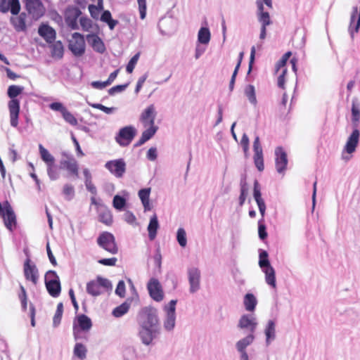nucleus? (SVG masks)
<instances>
[{
    "label": "nucleus",
    "mask_w": 360,
    "mask_h": 360,
    "mask_svg": "<svg viewBox=\"0 0 360 360\" xmlns=\"http://www.w3.org/2000/svg\"><path fill=\"white\" fill-rule=\"evenodd\" d=\"M138 336L145 346L154 345V340L160 334V326L158 311L153 307L142 308L137 315Z\"/></svg>",
    "instance_id": "obj_1"
},
{
    "label": "nucleus",
    "mask_w": 360,
    "mask_h": 360,
    "mask_svg": "<svg viewBox=\"0 0 360 360\" xmlns=\"http://www.w3.org/2000/svg\"><path fill=\"white\" fill-rule=\"evenodd\" d=\"M23 91V87L16 85H11L8 89V96L11 98L8 102V110L10 113L11 125L16 127L18 125V116L20 112V101L15 98Z\"/></svg>",
    "instance_id": "obj_2"
},
{
    "label": "nucleus",
    "mask_w": 360,
    "mask_h": 360,
    "mask_svg": "<svg viewBox=\"0 0 360 360\" xmlns=\"http://www.w3.org/2000/svg\"><path fill=\"white\" fill-rule=\"evenodd\" d=\"M39 151L41 160L46 165L47 174L52 181L57 180L60 176L58 165L55 162V158L41 144L39 145Z\"/></svg>",
    "instance_id": "obj_3"
},
{
    "label": "nucleus",
    "mask_w": 360,
    "mask_h": 360,
    "mask_svg": "<svg viewBox=\"0 0 360 360\" xmlns=\"http://www.w3.org/2000/svg\"><path fill=\"white\" fill-rule=\"evenodd\" d=\"M268 253L265 250H260L259 265L265 274V281L273 288H276V273L268 259Z\"/></svg>",
    "instance_id": "obj_4"
},
{
    "label": "nucleus",
    "mask_w": 360,
    "mask_h": 360,
    "mask_svg": "<svg viewBox=\"0 0 360 360\" xmlns=\"http://www.w3.org/2000/svg\"><path fill=\"white\" fill-rule=\"evenodd\" d=\"M360 118L352 117V132L347 138L344 151L348 154H352L356 151L359 142L360 131L359 130Z\"/></svg>",
    "instance_id": "obj_5"
},
{
    "label": "nucleus",
    "mask_w": 360,
    "mask_h": 360,
    "mask_svg": "<svg viewBox=\"0 0 360 360\" xmlns=\"http://www.w3.org/2000/svg\"><path fill=\"white\" fill-rule=\"evenodd\" d=\"M101 288L105 290L111 289L112 284L108 279L98 276L96 280L86 283V292L93 297H97L102 293Z\"/></svg>",
    "instance_id": "obj_6"
},
{
    "label": "nucleus",
    "mask_w": 360,
    "mask_h": 360,
    "mask_svg": "<svg viewBox=\"0 0 360 360\" xmlns=\"http://www.w3.org/2000/svg\"><path fill=\"white\" fill-rule=\"evenodd\" d=\"M98 245L110 252V254L115 255L118 252V248L115 243V238L114 236L109 232H103L97 238Z\"/></svg>",
    "instance_id": "obj_7"
},
{
    "label": "nucleus",
    "mask_w": 360,
    "mask_h": 360,
    "mask_svg": "<svg viewBox=\"0 0 360 360\" xmlns=\"http://www.w3.org/2000/svg\"><path fill=\"white\" fill-rule=\"evenodd\" d=\"M136 134L134 127L129 125L121 128L115 136L116 142L122 147L129 146Z\"/></svg>",
    "instance_id": "obj_8"
},
{
    "label": "nucleus",
    "mask_w": 360,
    "mask_h": 360,
    "mask_svg": "<svg viewBox=\"0 0 360 360\" xmlns=\"http://www.w3.org/2000/svg\"><path fill=\"white\" fill-rule=\"evenodd\" d=\"M69 49L75 56H81L85 51V41L84 36L75 32L69 41Z\"/></svg>",
    "instance_id": "obj_9"
},
{
    "label": "nucleus",
    "mask_w": 360,
    "mask_h": 360,
    "mask_svg": "<svg viewBox=\"0 0 360 360\" xmlns=\"http://www.w3.org/2000/svg\"><path fill=\"white\" fill-rule=\"evenodd\" d=\"M258 325L256 316L252 314H243L240 316L238 323V328L241 330H247L250 333L254 334Z\"/></svg>",
    "instance_id": "obj_10"
},
{
    "label": "nucleus",
    "mask_w": 360,
    "mask_h": 360,
    "mask_svg": "<svg viewBox=\"0 0 360 360\" xmlns=\"http://www.w3.org/2000/svg\"><path fill=\"white\" fill-rule=\"evenodd\" d=\"M187 274L190 285L189 291L191 293H195L200 288V271L195 266L188 267L187 269Z\"/></svg>",
    "instance_id": "obj_11"
},
{
    "label": "nucleus",
    "mask_w": 360,
    "mask_h": 360,
    "mask_svg": "<svg viewBox=\"0 0 360 360\" xmlns=\"http://www.w3.org/2000/svg\"><path fill=\"white\" fill-rule=\"evenodd\" d=\"M24 276L27 281H30L33 284L36 285L39 280V271L34 262H32L29 255L23 265Z\"/></svg>",
    "instance_id": "obj_12"
},
{
    "label": "nucleus",
    "mask_w": 360,
    "mask_h": 360,
    "mask_svg": "<svg viewBox=\"0 0 360 360\" xmlns=\"http://www.w3.org/2000/svg\"><path fill=\"white\" fill-rule=\"evenodd\" d=\"M49 108L53 111L60 112L65 121L72 126L77 124L76 117L68 110L66 107L60 102H53L49 105Z\"/></svg>",
    "instance_id": "obj_13"
},
{
    "label": "nucleus",
    "mask_w": 360,
    "mask_h": 360,
    "mask_svg": "<svg viewBox=\"0 0 360 360\" xmlns=\"http://www.w3.org/2000/svg\"><path fill=\"white\" fill-rule=\"evenodd\" d=\"M105 167L117 178L122 177L126 172V163L123 159L108 161Z\"/></svg>",
    "instance_id": "obj_14"
},
{
    "label": "nucleus",
    "mask_w": 360,
    "mask_h": 360,
    "mask_svg": "<svg viewBox=\"0 0 360 360\" xmlns=\"http://www.w3.org/2000/svg\"><path fill=\"white\" fill-rule=\"evenodd\" d=\"M252 147L254 151V163L257 169L259 172H262L264 169L263 150L258 136L255 138Z\"/></svg>",
    "instance_id": "obj_15"
},
{
    "label": "nucleus",
    "mask_w": 360,
    "mask_h": 360,
    "mask_svg": "<svg viewBox=\"0 0 360 360\" xmlns=\"http://www.w3.org/2000/svg\"><path fill=\"white\" fill-rule=\"evenodd\" d=\"M147 288L150 296L155 301L160 302L163 300L164 294L162 286L157 278H152L148 283Z\"/></svg>",
    "instance_id": "obj_16"
},
{
    "label": "nucleus",
    "mask_w": 360,
    "mask_h": 360,
    "mask_svg": "<svg viewBox=\"0 0 360 360\" xmlns=\"http://www.w3.org/2000/svg\"><path fill=\"white\" fill-rule=\"evenodd\" d=\"M77 323H73V335L77 339V335L79 330L89 331L92 327V322L89 317L85 314H80L77 317Z\"/></svg>",
    "instance_id": "obj_17"
},
{
    "label": "nucleus",
    "mask_w": 360,
    "mask_h": 360,
    "mask_svg": "<svg viewBox=\"0 0 360 360\" xmlns=\"http://www.w3.org/2000/svg\"><path fill=\"white\" fill-rule=\"evenodd\" d=\"M275 164L276 171L283 174L286 169L288 165L287 153L281 146L276 148L275 149Z\"/></svg>",
    "instance_id": "obj_18"
},
{
    "label": "nucleus",
    "mask_w": 360,
    "mask_h": 360,
    "mask_svg": "<svg viewBox=\"0 0 360 360\" xmlns=\"http://www.w3.org/2000/svg\"><path fill=\"white\" fill-rule=\"evenodd\" d=\"M25 6L34 18L38 19L44 15V8L40 0H26Z\"/></svg>",
    "instance_id": "obj_19"
},
{
    "label": "nucleus",
    "mask_w": 360,
    "mask_h": 360,
    "mask_svg": "<svg viewBox=\"0 0 360 360\" xmlns=\"http://www.w3.org/2000/svg\"><path fill=\"white\" fill-rule=\"evenodd\" d=\"M60 169L68 171L70 175L79 176V165L74 157H70L69 160H60Z\"/></svg>",
    "instance_id": "obj_20"
},
{
    "label": "nucleus",
    "mask_w": 360,
    "mask_h": 360,
    "mask_svg": "<svg viewBox=\"0 0 360 360\" xmlns=\"http://www.w3.org/2000/svg\"><path fill=\"white\" fill-rule=\"evenodd\" d=\"M156 115L155 108L154 105L151 104L142 112L140 116V121L145 127L148 125H155Z\"/></svg>",
    "instance_id": "obj_21"
},
{
    "label": "nucleus",
    "mask_w": 360,
    "mask_h": 360,
    "mask_svg": "<svg viewBox=\"0 0 360 360\" xmlns=\"http://www.w3.org/2000/svg\"><path fill=\"white\" fill-rule=\"evenodd\" d=\"M253 197L257 204L262 217L261 219H264L266 205L264 200L262 198L260 185L257 180H255L254 182Z\"/></svg>",
    "instance_id": "obj_22"
},
{
    "label": "nucleus",
    "mask_w": 360,
    "mask_h": 360,
    "mask_svg": "<svg viewBox=\"0 0 360 360\" xmlns=\"http://www.w3.org/2000/svg\"><path fill=\"white\" fill-rule=\"evenodd\" d=\"M38 33L47 43H52L56 39V31L48 25H40Z\"/></svg>",
    "instance_id": "obj_23"
},
{
    "label": "nucleus",
    "mask_w": 360,
    "mask_h": 360,
    "mask_svg": "<svg viewBox=\"0 0 360 360\" xmlns=\"http://www.w3.org/2000/svg\"><path fill=\"white\" fill-rule=\"evenodd\" d=\"M257 17L262 26H268L271 24L270 15L268 12L264 11V5L261 0H257Z\"/></svg>",
    "instance_id": "obj_24"
},
{
    "label": "nucleus",
    "mask_w": 360,
    "mask_h": 360,
    "mask_svg": "<svg viewBox=\"0 0 360 360\" xmlns=\"http://www.w3.org/2000/svg\"><path fill=\"white\" fill-rule=\"evenodd\" d=\"M26 18L25 13H21L18 16L11 18V23L17 32H22L26 30Z\"/></svg>",
    "instance_id": "obj_25"
},
{
    "label": "nucleus",
    "mask_w": 360,
    "mask_h": 360,
    "mask_svg": "<svg viewBox=\"0 0 360 360\" xmlns=\"http://www.w3.org/2000/svg\"><path fill=\"white\" fill-rule=\"evenodd\" d=\"M255 336L254 334L249 333L245 337L241 338L236 343V349L238 352H246V348L250 346L255 340Z\"/></svg>",
    "instance_id": "obj_26"
},
{
    "label": "nucleus",
    "mask_w": 360,
    "mask_h": 360,
    "mask_svg": "<svg viewBox=\"0 0 360 360\" xmlns=\"http://www.w3.org/2000/svg\"><path fill=\"white\" fill-rule=\"evenodd\" d=\"M149 128L143 131L141 138L135 144L136 147H139L144 144L147 141L150 139L156 133L158 127L155 125H149Z\"/></svg>",
    "instance_id": "obj_27"
},
{
    "label": "nucleus",
    "mask_w": 360,
    "mask_h": 360,
    "mask_svg": "<svg viewBox=\"0 0 360 360\" xmlns=\"http://www.w3.org/2000/svg\"><path fill=\"white\" fill-rule=\"evenodd\" d=\"M266 344L269 345L276 338V323L273 320H269L264 329Z\"/></svg>",
    "instance_id": "obj_28"
},
{
    "label": "nucleus",
    "mask_w": 360,
    "mask_h": 360,
    "mask_svg": "<svg viewBox=\"0 0 360 360\" xmlns=\"http://www.w3.org/2000/svg\"><path fill=\"white\" fill-rule=\"evenodd\" d=\"M46 290L53 297H58L61 292L60 282L49 281L45 283Z\"/></svg>",
    "instance_id": "obj_29"
},
{
    "label": "nucleus",
    "mask_w": 360,
    "mask_h": 360,
    "mask_svg": "<svg viewBox=\"0 0 360 360\" xmlns=\"http://www.w3.org/2000/svg\"><path fill=\"white\" fill-rule=\"evenodd\" d=\"M87 39L91 43L94 51L98 53H103L105 51V46L100 37L94 34L87 35Z\"/></svg>",
    "instance_id": "obj_30"
},
{
    "label": "nucleus",
    "mask_w": 360,
    "mask_h": 360,
    "mask_svg": "<svg viewBox=\"0 0 360 360\" xmlns=\"http://www.w3.org/2000/svg\"><path fill=\"white\" fill-rule=\"evenodd\" d=\"M159 228V223L156 214L150 217L149 224L148 226V237L150 240H153L157 235V231Z\"/></svg>",
    "instance_id": "obj_31"
},
{
    "label": "nucleus",
    "mask_w": 360,
    "mask_h": 360,
    "mask_svg": "<svg viewBox=\"0 0 360 360\" xmlns=\"http://www.w3.org/2000/svg\"><path fill=\"white\" fill-rule=\"evenodd\" d=\"M245 309L248 311H254L257 304L256 297L252 293H247L243 300Z\"/></svg>",
    "instance_id": "obj_32"
},
{
    "label": "nucleus",
    "mask_w": 360,
    "mask_h": 360,
    "mask_svg": "<svg viewBox=\"0 0 360 360\" xmlns=\"http://www.w3.org/2000/svg\"><path fill=\"white\" fill-rule=\"evenodd\" d=\"M211 38V33L208 27H201L198 33V41L202 44H208Z\"/></svg>",
    "instance_id": "obj_33"
},
{
    "label": "nucleus",
    "mask_w": 360,
    "mask_h": 360,
    "mask_svg": "<svg viewBox=\"0 0 360 360\" xmlns=\"http://www.w3.org/2000/svg\"><path fill=\"white\" fill-rule=\"evenodd\" d=\"M244 94L251 104L254 105H257V101L256 98L255 88L253 85H247L245 87Z\"/></svg>",
    "instance_id": "obj_34"
},
{
    "label": "nucleus",
    "mask_w": 360,
    "mask_h": 360,
    "mask_svg": "<svg viewBox=\"0 0 360 360\" xmlns=\"http://www.w3.org/2000/svg\"><path fill=\"white\" fill-rule=\"evenodd\" d=\"M176 323V315L166 314V317L164 320V328L167 331H172Z\"/></svg>",
    "instance_id": "obj_35"
},
{
    "label": "nucleus",
    "mask_w": 360,
    "mask_h": 360,
    "mask_svg": "<svg viewBox=\"0 0 360 360\" xmlns=\"http://www.w3.org/2000/svg\"><path fill=\"white\" fill-rule=\"evenodd\" d=\"M74 355L83 360L86 357L87 349L82 343H76L74 347Z\"/></svg>",
    "instance_id": "obj_36"
},
{
    "label": "nucleus",
    "mask_w": 360,
    "mask_h": 360,
    "mask_svg": "<svg viewBox=\"0 0 360 360\" xmlns=\"http://www.w3.org/2000/svg\"><path fill=\"white\" fill-rule=\"evenodd\" d=\"M80 14V11L79 10L75 11V13L73 16L68 15L65 17V22L67 25L72 30H77L79 29V26L77 24V18Z\"/></svg>",
    "instance_id": "obj_37"
},
{
    "label": "nucleus",
    "mask_w": 360,
    "mask_h": 360,
    "mask_svg": "<svg viewBox=\"0 0 360 360\" xmlns=\"http://www.w3.org/2000/svg\"><path fill=\"white\" fill-rule=\"evenodd\" d=\"M129 304H128L127 302H124L122 304H120V306L115 307L113 309L112 314L115 317H117V318L121 317L129 311Z\"/></svg>",
    "instance_id": "obj_38"
},
{
    "label": "nucleus",
    "mask_w": 360,
    "mask_h": 360,
    "mask_svg": "<svg viewBox=\"0 0 360 360\" xmlns=\"http://www.w3.org/2000/svg\"><path fill=\"white\" fill-rule=\"evenodd\" d=\"M63 46L60 41H57L51 46V55L53 57L61 58L63 56Z\"/></svg>",
    "instance_id": "obj_39"
},
{
    "label": "nucleus",
    "mask_w": 360,
    "mask_h": 360,
    "mask_svg": "<svg viewBox=\"0 0 360 360\" xmlns=\"http://www.w3.org/2000/svg\"><path fill=\"white\" fill-rule=\"evenodd\" d=\"M63 313V304L62 302H59L57 305V309L53 319V327H57L61 321Z\"/></svg>",
    "instance_id": "obj_40"
},
{
    "label": "nucleus",
    "mask_w": 360,
    "mask_h": 360,
    "mask_svg": "<svg viewBox=\"0 0 360 360\" xmlns=\"http://www.w3.org/2000/svg\"><path fill=\"white\" fill-rule=\"evenodd\" d=\"M176 240L181 247L184 248L186 246V244H187L186 233V231L183 228L178 229L177 233H176Z\"/></svg>",
    "instance_id": "obj_41"
},
{
    "label": "nucleus",
    "mask_w": 360,
    "mask_h": 360,
    "mask_svg": "<svg viewBox=\"0 0 360 360\" xmlns=\"http://www.w3.org/2000/svg\"><path fill=\"white\" fill-rule=\"evenodd\" d=\"M258 235L259 238L264 240L267 238L266 226L264 224V219H260L258 221Z\"/></svg>",
    "instance_id": "obj_42"
},
{
    "label": "nucleus",
    "mask_w": 360,
    "mask_h": 360,
    "mask_svg": "<svg viewBox=\"0 0 360 360\" xmlns=\"http://www.w3.org/2000/svg\"><path fill=\"white\" fill-rule=\"evenodd\" d=\"M112 204L116 210H122L126 205V200L123 197L116 195L114 196Z\"/></svg>",
    "instance_id": "obj_43"
},
{
    "label": "nucleus",
    "mask_w": 360,
    "mask_h": 360,
    "mask_svg": "<svg viewBox=\"0 0 360 360\" xmlns=\"http://www.w3.org/2000/svg\"><path fill=\"white\" fill-rule=\"evenodd\" d=\"M352 117L360 118V104L358 99L354 98L352 101Z\"/></svg>",
    "instance_id": "obj_44"
},
{
    "label": "nucleus",
    "mask_w": 360,
    "mask_h": 360,
    "mask_svg": "<svg viewBox=\"0 0 360 360\" xmlns=\"http://www.w3.org/2000/svg\"><path fill=\"white\" fill-rule=\"evenodd\" d=\"M63 193L65 195L66 200H70L75 195L74 187L70 184H65L63 186Z\"/></svg>",
    "instance_id": "obj_45"
},
{
    "label": "nucleus",
    "mask_w": 360,
    "mask_h": 360,
    "mask_svg": "<svg viewBox=\"0 0 360 360\" xmlns=\"http://www.w3.org/2000/svg\"><path fill=\"white\" fill-rule=\"evenodd\" d=\"M290 56L291 52L288 51L282 56L281 59L276 64V72L280 71V69L286 68L285 65Z\"/></svg>",
    "instance_id": "obj_46"
},
{
    "label": "nucleus",
    "mask_w": 360,
    "mask_h": 360,
    "mask_svg": "<svg viewBox=\"0 0 360 360\" xmlns=\"http://www.w3.org/2000/svg\"><path fill=\"white\" fill-rule=\"evenodd\" d=\"M100 221L106 225H110L112 222V214L109 211H105L99 214Z\"/></svg>",
    "instance_id": "obj_47"
},
{
    "label": "nucleus",
    "mask_w": 360,
    "mask_h": 360,
    "mask_svg": "<svg viewBox=\"0 0 360 360\" xmlns=\"http://www.w3.org/2000/svg\"><path fill=\"white\" fill-rule=\"evenodd\" d=\"M129 84V83H126L124 84L114 86L108 90V94L110 96H113L117 93H121L128 87Z\"/></svg>",
    "instance_id": "obj_48"
},
{
    "label": "nucleus",
    "mask_w": 360,
    "mask_h": 360,
    "mask_svg": "<svg viewBox=\"0 0 360 360\" xmlns=\"http://www.w3.org/2000/svg\"><path fill=\"white\" fill-rule=\"evenodd\" d=\"M281 74L278 77L277 84L279 88L284 89L285 88V75L287 74V68L280 69Z\"/></svg>",
    "instance_id": "obj_49"
},
{
    "label": "nucleus",
    "mask_w": 360,
    "mask_h": 360,
    "mask_svg": "<svg viewBox=\"0 0 360 360\" xmlns=\"http://www.w3.org/2000/svg\"><path fill=\"white\" fill-rule=\"evenodd\" d=\"M13 15H18L20 10L19 0H10V9Z\"/></svg>",
    "instance_id": "obj_50"
},
{
    "label": "nucleus",
    "mask_w": 360,
    "mask_h": 360,
    "mask_svg": "<svg viewBox=\"0 0 360 360\" xmlns=\"http://www.w3.org/2000/svg\"><path fill=\"white\" fill-rule=\"evenodd\" d=\"M139 57V53L134 55L129 60L126 67V71L128 73H131L134 69L135 65L136 64Z\"/></svg>",
    "instance_id": "obj_51"
},
{
    "label": "nucleus",
    "mask_w": 360,
    "mask_h": 360,
    "mask_svg": "<svg viewBox=\"0 0 360 360\" xmlns=\"http://www.w3.org/2000/svg\"><path fill=\"white\" fill-rule=\"evenodd\" d=\"M150 188H146L141 189L139 191V197L141 200V202L150 200Z\"/></svg>",
    "instance_id": "obj_52"
},
{
    "label": "nucleus",
    "mask_w": 360,
    "mask_h": 360,
    "mask_svg": "<svg viewBox=\"0 0 360 360\" xmlns=\"http://www.w3.org/2000/svg\"><path fill=\"white\" fill-rule=\"evenodd\" d=\"M141 19L143 20L146 15V0H137Z\"/></svg>",
    "instance_id": "obj_53"
},
{
    "label": "nucleus",
    "mask_w": 360,
    "mask_h": 360,
    "mask_svg": "<svg viewBox=\"0 0 360 360\" xmlns=\"http://www.w3.org/2000/svg\"><path fill=\"white\" fill-rule=\"evenodd\" d=\"M177 301L176 300H172L168 305L165 306V310L166 314L176 315V304Z\"/></svg>",
    "instance_id": "obj_54"
},
{
    "label": "nucleus",
    "mask_w": 360,
    "mask_h": 360,
    "mask_svg": "<svg viewBox=\"0 0 360 360\" xmlns=\"http://www.w3.org/2000/svg\"><path fill=\"white\" fill-rule=\"evenodd\" d=\"M45 283L49 281H55L57 282H60V278L58 274L55 271L49 270L46 272L45 275Z\"/></svg>",
    "instance_id": "obj_55"
},
{
    "label": "nucleus",
    "mask_w": 360,
    "mask_h": 360,
    "mask_svg": "<svg viewBox=\"0 0 360 360\" xmlns=\"http://www.w3.org/2000/svg\"><path fill=\"white\" fill-rule=\"evenodd\" d=\"M249 142L250 141L248 135L245 133L243 134L240 140V145L243 147V151L245 155H247L249 150Z\"/></svg>",
    "instance_id": "obj_56"
},
{
    "label": "nucleus",
    "mask_w": 360,
    "mask_h": 360,
    "mask_svg": "<svg viewBox=\"0 0 360 360\" xmlns=\"http://www.w3.org/2000/svg\"><path fill=\"white\" fill-rule=\"evenodd\" d=\"M80 25L82 29L85 31H89L91 27V20L89 18L85 17H81L79 19Z\"/></svg>",
    "instance_id": "obj_57"
},
{
    "label": "nucleus",
    "mask_w": 360,
    "mask_h": 360,
    "mask_svg": "<svg viewBox=\"0 0 360 360\" xmlns=\"http://www.w3.org/2000/svg\"><path fill=\"white\" fill-rule=\"evenodd\" d=\"M115 293L121 297L125 295V284L123 281H120L115 289Z\"/></svg>",
    "instance_id": "obj_58"
},
{
    "label": "nucleus",
    "mask_w": 360,
    "mask_h": 360,
    "mask_svg": "<svg viewBox=\"0 0 360 360\" xmlns=\"http://www.w3.org/2000/svg\"><path fill=\"white\" fill-rule=\"evenodd\" d=\"M248 193V188L245 187L244 185L243 186H241L240 194L239 196V205L240 206L243 205V204L245 201Z\"/></svg>",
    "instance_id": "obj_59"
},
{
    "label": "nucleus",
    "mask_w": 360,
    "mask_h": 360,
    "mask_svg": "<svg viewBox=\"0 0 360 360\" xmlns=\"http://www.w3.org/2000/svg\"><path fill=\"white\" fill-rule=\"evenodd\" d=\"M117 260V259L116 257H112L109 259H101L98 261V262L105 266H115L116 264Z\"/></svg>",
    "instance_id": "obj_60"
},
{
    "label": "nucleus",
    "mask_w": 360,
    "mask_h": 360,
    "mask_svg": "<svg viewBox=\"0 0 360 360\" xmlns=\"http://www.w3.org/2000/svg\"><path fill=\"white\" fill-rule=\"evenodd\" d=\"M123 218L126 222L130 224H133L136 221V217L129 211H127L124 214Z\"/></svg>",
    "instance_id": "obj_61"
},
{
    "label": "nucleus",
    "mask_w": 360,
    "mask_h": 360,
    "mask_svg": "<svg viewBox=\"0 0 360 360\" xmlns=\"http://www.w3.org/2000/svg\"><path fill=\"white\" fill-rule=\"evenodd\" d=\"M146 79H147L146 74H145L143 76H141V77H139V79H138L136 88H135V91H134L136 94H138L139 93V91L141 89L142 86H143V83L145 82V81L146 80Z\"/></svg>",
    "instance_id": "obj_62"
},
{
    "label": "nucleus",
    "mask_w": 360,
    "mask_h": 360,
    "mask_svg": "<svg viewBox=\"0 0 360 360\" xmlns=\"http://www.w3.org/2000/svg\"><path fill=\"white\" fill-rule=\"evenodd\" d=\"M91 86L94 88V89H105L106 86H108V84L106 82V81L105 82H100V81H94V82H91Z\"/></svg>",
    "instance_id": "obj_63"
},
{
    "label": "nucleus",
    "mask_w": 360,
    "mask_h": 360,
    "mask_svg": "<svg viewBox=\"0 0 360 360\" xmlns=\"http://www.w3.org/2000/svg\"><path fill=\"white\" fill-rule=\"evenodd\" d=\"M10 9V0H0V11L7 13Z\"/></svg>",
    "instance_id": "obj_64"
}]
</instances>
